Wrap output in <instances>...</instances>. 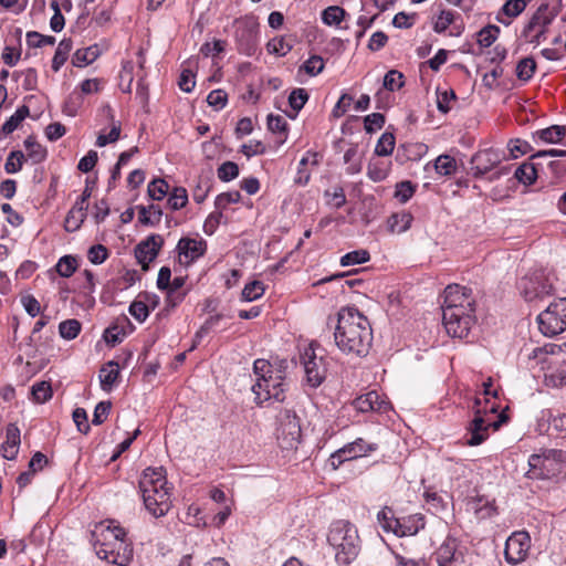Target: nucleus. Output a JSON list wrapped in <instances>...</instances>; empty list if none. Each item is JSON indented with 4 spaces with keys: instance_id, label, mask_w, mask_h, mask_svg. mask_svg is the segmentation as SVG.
<instances>
[{
    "instance_id": "nucleus-1",
    "label": "nucleus",
    "mask_w": 566,
    "mask_h": 566,
    "mask_svg": "<svg viewBox=\"0 0 566 566\" xmlns=\"http://www.w3.org/2000/svg\"><path fill=\"white\" fill-rule=\"evenodd\" d=\"M442 322L452 337L464 338L475 324V300L471 289L450 284L444 290Z\"/></svg>"
},
{
    "instance_id": "nucleus-2",
    "label": "nucleus",
    "mask_w": 566,
    "mask_h": 566,
    "mask_svg": "<svg viewBox=\"0 0 566 566\" xmlns=\"http://www.w3.org/2000/svg\"><path fill=\"white\" fill-rule=\"evenodd\" d=\"M334 339L343 353L366 356L373 342L368 318L355 307L340 308L337 314Z\"/></svg>"
},
{
    "instance_id": "nucleus-3",
    "label": "nucleus",
    "mask_w": 566,
    "mask_h": 566,
    "mask_svg": "<svg viewBox=\"0 0 566 566\" xmlns=\"http://www.w3.org/2000/svg\"><path fill=\"white\" fill-rule=\"evenodd\" d=\"M96 555L109 564L127 566L133 559V546L126 531L113 521L99 522L92 532Z\"/></svg>"
},
{
    "instance_id": "nucleus-4",
    "label": "nucleus",
    "mask_w": 566,
    "mask_h": 566,
    "mask_svg": "<svg viewBox=\"0 0 566 566\" xmlns=\"http://www.w3.org/2000/svg\"><path fill=\"white\" fill-rule=\"evenodd\" d=\"M145 509L154 517L165 516L171 509V494L163 468H147L139 480Z\"/></svg>"
},
{
    "instance_id": "nucleus-5",
    "label": "nucleus",
    "mask_w": 566,
    "mask_h": 566,
    "mask_svg": "<svg viewBox=\"0 0 566 566\" xmlns=\"http://www.w3.org/2000/svg\"><path fill=\"white\" fill-rule=\"evenodd\" d=\"M283 364L286 365V361L283 360L281 365ZM253 369L256 375L255 384L252 386L255 402L262 405L269 400L283 401L286 384L282 366L274 369L268 360L256 359L253 364Z\"/></svg>"
},
{
    "instance_id": "nucleus-6",
    "label": "nucleus",
    "mask_w": 566,
    "mask_h": 566,
    "mask_svg": "<svg viewBox=\"0 0 566 566\" xmlns=\"http://www.w3.org/2000/svg\"><path fill=\"white\" fill-rule=\"evenodd\" d=\"M327 541L335 551L339 566H348L360 552L357 527L348 521L339 520L332 524Z\"/></svg>"
},
{
    "instance_id": "nucleus-7",
    "label": "nucleus",
    "mask_w": 566,
    "mask_h": 566,
    "mask_svg": "<svg viewBox=\"0 0 566 566\" xmlns=\"http://www.w3.org/2000/svg\"><path fill=\"white\" fill-rule=\"evenodd\" d=\"M518 290L527 302L542 300L554 291L553 275L543 269L535 270L520 280Z\"/></svg>"
},
{
    "instance_id": "nucleus-8",
    "label": "nucleus",
    "mask_w": 566,
    "mask_h": 566,
    "mask_svg": "<svg viewBox=\"0 0 566 566\" xmlns=\"http://www.w3.org/2000/svg\"><path fill=\"white\" fill-rule=\"evenodd\" d=\"M300 363L304 368L306 385L319 387L326 378V363L323 355L316 352V344L311 343L300 354Z\"/></svg>"
},
{
    "instance_id": "nucleus-9",
    "label": "nucleus",
    "mask_w": 566,
    "mask_h": 566,
    "mask_svg": "<svg viewBox=\"0 0 566 566\" xmlns=\"http://www.w3.org/2000/svg\"><path fill=\"white\" fill-rule=\"evenodd\" d=\"M539 331L545 336H555L566 329V297L552 302L537 316Z\"/></svg>"
},
{
    "instance_id": "nucleus-10",
    "label": "nucleus",
    "mask_w": 566,
    "mask_h": 566,
    "mask_svg": "<svg viewBox=\"0 0 566 566\" xmlns=\"http://www.w3.org/2000/svg\"><path fill=\"white\" fill-rule=\"evenodd\" d=\"M556 14L548 10L547 6H541L525 24L522 31V38L530 44L539 45L546 40L549 25Z\"/></svg>"
},
{
    "instance_id": "nucleus-11",
    "label": "nucleus",
    "mask_w": 566,
    "mask_h": 566,
    "mask_svg": "<svg viewBox=\"0 0 566 566\" xmlns=\"http://www.w3.org/2000/svg\"><path fill=\"white\" fill-rule=\"evenodd\" d=\"M481 399L476 398L474 401V419L471 421L469 427L470 439L467 441L469 446H479L489 437V428L493 427L497 430L502 423L507 421V417L504 413L499 416V420L494 422H490L482 416V410L480 408Z\"/></svg>"
},
{
    "instance_id": "nucleus-12",
    "label": "nucleus",
    "mask_w": 566,
    "mask_h": 566,
    "mask_svg": "<svg viewBox=\"0 0 566 566\" xmlns=\"http://www.w3.org/2000/svg\"><path fill=\"white\" fill-rule=\"evenodd\" d=\"M562 458V451L548 450L542 454H532L528 464L534 476L547 479L559 471Z\"/></svg>"
},
{
    "instance_id": "nucleus-13",
    "label": "nucleus",
    "mask_w": 566,
    "mask_h": 566,
    "mask_svg": "<svg viewBox=\"0 0 566 566\" xmlns=\"http://www.w3.org/2000/svg\"><path fill=\"white\" fill-rule=\"evenodd\" d=\"M531 549V536L525 531L514 532L505 543L504 556L512 565L524 562Z\"/></svg>"
},
{
    "instance_id": "nucleus-14",
    "label": "nucleus",
    "mask_w": 566,
    "mask_h": 566,
    "mask_svg": "<svg viewBox=\"0 0 566 566\" xmlns=\"http://www.w3.org/2000/svg\"><path fill=\"white\" fill-rule=\"evenodd\" d=\"M376 449L377 444L367 443L364 439L358 438L334 452L329 459L331 464L334 469H337L343 462L367 455L369 452L375 451Z\"/></svg>"
},
{
    "instance_id": "nucleus-15",
    "label": "nucleus",
    "mask_w": 566,
    "mask_h": 566,
    "mask_svg": "<svg viewBox=\"0 0 566 566\" xmlns=\"http://www.w3.org/2000/svg\"><path fill=\"white\" fill-rule=\"evenodd\" d=\"M164 245V238L160 234H150L139 242L135 249V256L143 270H148V265L153 262Z\"/></svg>"
},
{
    "instance_id": "nucleus-16",
    "label": "nucleus",
    "mask_w": 566,
    "mask_h": 566,
    "mask_svg": "<svg viewBox=\"0 0 566 566\" xmlns=\"http://www.w3.org/2000/svg\"><path fill=\"white\" fill-rule=\"evenodd\" d=\"M207 242L203 239L181 238L177 244L180 263L190 264L206 253Z\"/></svg>"
},
{
    "instance_id": "nucleus-17",
    "label": "nucleus",
    "mask_w": 566,
    "mask_h": 566,
    "mask_svg": "<svg viewBox=\"0 0 566 566\" xmlns=\"http://www.w3.org/2000/svg\"><path fill=\"white\" fill-rule=\"evenodd\" d=\"M301 437V427L295 415L286 412L285 419L281 422L277 439L285 449L294 448Z\"/></svg>"
},
{
    "instance_id": "nucleus-18",
    "label": "nucleus",
    "mask_w": 566,
    "mask_h": 566,
    "mask_svg": "<svg viewBox=\"0 0 566 566\" xmlns=\"http://www.w3.org/2000/svg\"><path fill=\"white\" fill-rule=\"evenodd\" d=\"M501 154L493 148L478 151L471 159V169L473 170L474 177H482L501 163Z\"/></svg>"
},
{
    "instance_id": "nucleus-19",
    "label": "nucleus",
    "mask_w": 566,
    "mask_h": 566,
    "mask_svg": "<svg viewBox=\"0 0 566 566\" xmlns=\"http://www.w3.org/2000/svg\"><path fill=\"white\" fill-rule=\"evenodd\" d=\"M353 403L356 410H358L359 412H386L389 408V402L384 400L380 397V395L375 390H371L366 395L357 397Z\"/></svg>"
},
{
    "instance_id": "nucleus-20",
    "label": "nucleus",
    "mask_w": 566,
    "mask_h": 566,
    "mask_svg": "<svg viewBox=\"0 0 566 566\" xmlns=\"http://www.w3.org/2000/svg\"><path fill=\"white\" fill-rule=\"evenodd\" d=\"M434 555L438 566H454L461 559V554L458 552V541L453 537H447Z\"/></svg>"
},
{
    "instance_id": "nucleus-21",
    "label": "nucleus",
    "mask_w": 566,
    "mask_h": 566,
    "mask_svg": "<svg viewBox=\"0 0 566 566\" xmlns=\"http://www.w3.org/2000/svg\"><path fill=\"white\" fill-rule=\"evenodd\" d=\"M460 18V14L454 13L450 10H441L440 13L433 21V31L437 33H443L450 25H453V30L451 31V35H460L464 29L463 24H458L457 19Z\"/></svg>"
},
{
    "instance_id": "nucleus-22",
    "label": "nucleus",
    "mask_w": 566,
    "mask_h": 566,
    "mask_svg": "<svg viewBox=\"0 0 566 566\" xmlns=\"http://www.w3.org/2000/svg\"><path fill=\"white\" fill-rule=\"evenodd\" d=\"M256 30L252 25L239 27L235 31V40L239 51L247 55H251L255 51Z\"/></svg>"
},
{
    "instance_id": "nucleus-23",
    "label": "nucleus",
    "mask_w": 566,
    "mask_h": 566,
    "mask_svg": "<svg viewBox=\"0 0 566 566\" xmlns=\"http://www.w3.org/2000/svg\"><path fill=\"white\" fill-rule=\"evenodd\" d=\"M20 446V430L19 428L10 423L6 430V441L2 444L3 457L8 460H13L19 450Z\"/></svg>"
},
{
    "instance_id": "nucleus-24",
    "label": "nucleus",
    "mask_w": 566,
    "mask_h": 566,
    "mask_svg": "<svg viewBox=\"0 0 566 566\" xmlns=\"http://www.w3.org/2000/svg\"><path fill=\"white\" fill-rule=\"evenodd\" d=\"M101 388L104 391H111L119 377L118 363L111 360L102 366L99 369Z\"/></svg>"
},
{
    "instance_id": "nucleus-25",
    "label": "nucleus",
    "mask_w": 566,
    "mask_h": 566,
    "mask_svg": "<svg viewBox=\"0 0 566 566\" xmlns=\"http://www.w3.org/2000/svg\"><path fill=\"white\" fill-rule=\"evenodd\" d=\"M412 220V214L406 210L395 212L388 218V229L392 233H403L411 227Z\"/></svg>"
},
{
    "instance_id": "nucleus-26",
    "label": "nucleus",
    "mask_w": 566,
    "mask_h": 566,
    "mask_svg": "<svg viewBox=\"0 0 566 566\" xmlns=\"http://www.w3.org/2000/svg\"><path fill=\"white\" fill-rule=\"evenodd\" d=\"M424 527V517L422 514H413L400 520V531L398 536H412Z\"/></svg>"
},
{
    "instance_id": "nucleus-27",
    "label": "nucleus",
    "mask_w": 566,
    "mask_h": 566,
    "mask_svg": "<svg viewBox=\"0 0 566 566\" xmlns=\"http://www.w3.org/2000/svg\"><path fill=\"white\" fill-rule=\"evenodd\" d=\"M138 209V220L144 226H157L159 224L163 210L158 205H149L148 207L139 206Z\"/></svg>"
},
{
    "instance_id": "nucleus-28",
    "label": "nucleus",
    "mask_w": 566,
    "mask_h": 566,
    "mask_svg": "<svg viewBox=\"0 0 566 566\" xmlns=\"http://www.w3.org/2000/svg\"><path fill=\"white\" fill-rule=\"evenodd\" d=\"M25 147V159L30 160L32 164H40L46 158V149L39 144L33 136H29L24 140Z\"/></svg>"
},
{
    "instance_id": "nucleus-29",
    "label": "nucleus",
    "mask_w": 566,
    "mask_h": 566,
    "mask_svg": "<svg viewBox=\"0 0 566 566\" xmlns=\"http://www.w3.org/2000/svg\"><path fill=\"white\" fill-rule=\"evenodd\" d=\"M30 114V109L28 106L22 105L19 107L15 113L10 116L2 125L0 135L7 137L11 133H13Z\"/></svg>"
},
{
    "instance_id": "nucleus-30",
    "label": "nucleus",
    "mask_w": 566,
    "mask_h": 566,
    "mask_svg": "<svg viewBox=\"0 0 566 566\" xmlns=\"http://www.w3.org/2000/svg\"><path fill=\"white\" fill-rule=\"evenodd\" d=\"M377 521L385 532H392L398 535L400 520L396 518L390 507L385 506L377 514Z\"/></svg>"
},
{
    "instance_id": "nucleus-31",
    "label": "nucleus",
    "mask_w": 566,
    "mask_h": 566,
    "mask_svg": "<svg viewBox=\"0 0 566 566\" xmlns=\"http://www.w3.org/2000/svg\"><path fill=\"white\" fill-rule=\"evenodd\" d=\"M565 134L566 129L564 126L553 125L535 132L533 137L538 138L543 143L556 144L564 138Z\"/></svg>"
},
{
    "instance_id": "nucleus-32",
    "label": "nucleus",
    "mask_w": 566,
    "mask_h": 566,
    "mask_svg": "<svg viewBox=\"0 0 566 566\" xmlns=\"http://www.w3.org/2000/svg\"><path fill=\"white\" fill-rule=\"evenodd\" d=\"M99 55L97 45H92L84 49H78L72 59V63L76 67H83L93 63Z\"/></svg>"
},
{
    "instance_id": "nucleus-33",
    "label": "nucleus",
    "mask_w": 566,
    "mask_h": 566,
    "mask_svg": "<svg viewBox=\"0 0 566 566\" xmlns=\"http://www.w3.org/2000/svg\"><path fill=\"white\" fill-rule=\"evenodd\" d=\"M268 128L270 132L277 134L280 139L277 143L282 145L287 138V122L281 115L270 114L268 116Z\"/></svg>"
},
{
    "instance_id": "nucleus-34",
    "label": "nucleus",
    "mask_w": 566,
    "mask_h": 566,
    "mask_svg": "<svg viewBox=\"0 0 566 566\" xmlns=\"http://www.w3.org/2000/svg\"><path fill=\"white\" fill-rule=\"evenodd\" d=\"M71 50H72V40L71 39H63L59 43L56 51L54 53V56L52 59V70L54 72L60 71V69L66 62Z\"/></svg>"
},
{
    "instance_id": "nucleus-35",
    "label": "nucleus",
    "mask_w": 566,
    "mask_h": 566,
    "mask_svg": "<svg viewBox=\"0 0 566 566\" xmlns=\"http://www.w3.org/2000/svg\"><path fill=\"white\" fill-rule=\"evenodd\" d=\"M347 15L346 11L338 6H331L323 10L322 21L324 24L333 27L339 25Z\"/></svg>"
},
{
    "instance_id": "nucleus-36",
    "label": "nucleus",
    "mask_w": 566,
    "mask_h": 566,
    "mask_svg": "<svg viewBox=\"0 0 566 566\" xmlns=\"http://www.w3.org/2000/svg\"><path fill=\"white\" fill-rule=\"evenodd\" d=\"M53 391L49 381L35 382L31 388L32 400L36 403L46 402L52 398Z\"/></svg>"
},
{
    "instance_id": "nucleus-37",
    "label": "nucleus",
    "mask_w": 566,
    "mask_h": 566,
    "mask_svg": "<svg viewBox=\"0 0 566 566\" xmlns=\"http://www.w3.org/2000/svg\"><path fill=\"white\" fill-rule=\"evenodd\" d=\"M500 31L497 25L489 24L478 32L476 41L481 46L489 48L496 41Z\"/></svg>"
},
{
    "instance_id": "nucleus-38",
    "label": "nucleus",
    "mask_w": 566,
    "mask_h": 566,
    "mask_svg": "<svg viewBox=\"0 0 566 566\" xmlns=\"http://www.w3.org/2000/svg\"><path fill=\"white\" fill-rule=\"evenodd\" d=\"M536 70V62L533 57L527 56L522 59L516 65V76L520 81H530Z\"/></svg>"
},
{
    "instance_id": "nucleus-39",
    "label": "nucleus",
    "mask_w": 566,
    "mask_h": 566,
    "mask_svg": "<svg viewBox=\"0 0 566 566\" xmlns=\"http://www.w3.org/2000/svg\"><path fill=\"white\" fill-rule=\"evenodd\" d=\"M212 187V181L207 176H199L198 181L192 189V198L197 203H202L208 197Z\"/></svg>"
},
{
    "instance_id": "nucleus-40",
    "label": "nucleus",
    "mask_w": 566,
    "mask_h": 566,
    "mask_svg": "<svg viewBox=\"0 0 566 566\" xmlns=\"http://www.w3.org/2000/svg\"><path fill=\"white\" fill-rule=\"evenodd\" d=\"M455 101L457 95L453 90L437 88V107L441 113L447 114Z\"/></svg>"
},
{
    "instance_id": "nucleus-41",
    "label": "nucleus",
    "mask_w": 566,
    "mask_h": 566,
    "mask_svg": "<svg viewBox=\"0 0 566 566\" xmlns=\"http://www.w3.org/2000/svg\"><path fill=\"white\" fill-rule=\"evenodd\" d=\"M514 177L524 185H532L537 178V171L533 164L524 163L517 167Z\"/></svg>"
},
{
    "instance_id": "nucleus-42",
    "label": "nucleus",
    "mask_w": 566,
    "mask_h": 566,
    "mask_svg": "<svg viewBox=\"0 0 566 566\" xmlns=\"http://www.w3.org/2000/svg\"><path fill=\"white\" fill-rule=\"evenodd\" d=\"M325 62L319 55L310 56L298 69V72H305L310 76H316L323 72Z\"/></svg>"
},
{
    "instance_id": "nucleus-43",
    "label": "nucleus",
    "mask_w": 566,
    "mask_h": 566,
    "mask_svg": "<svg viewBox=\"0 0 566 566\" xmlns=\"http://www.w3.org/2000/svg\"><path fill=\"white\" fill-rule=\"evenodd\" d=\"M436 171L441 176H450L457 170V161L449 155H440L434 161Z\"/></svg>"
},
{
    "instance_id": "nucleus-44",
    "label": "nucleus",
    "mask_w": 566,
    "mask_h": 566,
    "mask_svg": "<svg viewBox=\"0 0 566 566\" xmlns=\"http://www.w3.org/2000/svg\"><path fill=\"white\" fill-rule=\"evenodd\" d=\"M370 254L365 249L355 250L346 253L340 258V265L350 266L368 262Z\"/></svg>"
},
{
    "instance_id": "nucleus-45",
    "label": "nucleus",
    "mask_w": 566,
    "mask_h": 566,
    "mask_svg": "<svg viewBox=\"0 0 566 566\" xmlns=\"http://www.w3.org/2000/svg\"><path fill=\"white\" fill-rule=\"evenodd\" d=\"M81 323L77 319H66L60 323L59 332L62 338L71 340L77 337L81 332Z\"/></svg>"
},
{
    "instance_id": "nucleus-46",
    "label": "nucleus",
    "mask_w": 566,
    "mask_h": 566,
    "mask_svg": "<svg viewBox=\"0 0 566 566\" xmlns=\"http://www.w3.org/2000/svg\"><path fill=\"white\" fill-rule=\"evenodd\" d=\"M423 496L427 505L429 506V510L432 511L434 514H438L447 509V501L438 492L428 490L424 492Z\"/></svg>"
},
{
    "instance_id": "nucleus-47",
    "label": "nucleus",
    "mask_w": 566,
    "mask_h": 566,
    "mask_svg": "<svg viewBox=\"0 0 566 566\" xmlns=\"http://www.w3.org/2000/svg\"><path fill=\"white\" fill-rule=\"evenodd\" d=\"M27 161L25 155L21 150L11 151L6 160L4 170L8 174H15L22 169L23 163Z\"/></svg>"
},
{
    "instance_id": "nucleus-48",
    "label": "nucleus",
    "mask_w": 566,
    "mask_h": 566,
    "mask_svg": "<svg viewBox=\"0 0 566 566\" xmlns=\"http://www.w3.org/2000/svg\"><path fill=\"white\" fill-rule=\"evenodd\" d=\"M168 206L172 210H179L188 203V193L184 187H175L169 195Z\"/></svg>"
},
{
    "instance_id": "nucleus-49",
    "label": "nucleus",
    "mask_w": 566,
    "mask_h": 566,
    "mask_svg": "<svg viewBox=\"0 0 566 566\" xmlns=\"http://www.w3.org/2000/svg\"><path fill=\"white\" fill-rule=\"evenodd\" d=\"M77 265V260L74 256L64 255L57 261L55 269L62 277H70L76 271Z\"/></svg>"
},
{
    "instance_id": "nucleus-50",
    "label": "nucleus",
    "mask_w": 566,
    "mask_h": 566,
    "mask_svg": "<svg viewBox=\"0 0 566 566\" xmlns=\"http://www.w3.org/2000/svg\"><path fill=\"white\" fill-rule=\"evenodd\" d=\"M148 195L153 200H161L169 191V185L160 178H156L148 184Z\"/></svg>"
},
{
    "instance_id": "nucleus-51",
    "label": "nucleus",
    "mask_w": 566,
    "mask_h": 566,
    "mask_svg": "<svg viewBox=\"0 0 566 566\" xmlns=\"http://www.w3.org/2000/svg\"><path fill=\"white\" fill-rule=\"evenodd\" d=\"M395 148V136L391 133H384L377 142L375 154L378 156H388Z\"/></svg>"
},
{
    "instance_id": "nucleus-52",
    "label": "nucleus",
    "mask_w": 566,
    "mask_h": 566,
    "mask_svg": "<svg viewBox=\"0 0 566 566\" xmlns=\"http://www.w3.org/2000/svg\"><path fill=\"white\" fill-rule=\"evenodd\" d=\"M86 214H83V212H78L77 209L71 208L64 221V229L67 232H74L78 230L82 223L84 222Z\"/></svg>"
},
{
    "instance_id": "nucleus-53",
    "label": "nucleus",
    "mask_w": 566,
    "mask_h": 566,
    "mask_svg": "<svg viewBox=\"0 0 566 566\" xmlns=\"http://www.w3.org/2000/svg\"><path fill=\"white\" fill-rule=\"evenodd\" d=\"M264 294L263 283L260 281H253L244 286L241 293L243 301L252 302Z\"/></svg>"
},
{
    "instance_id": "nucleus-54",
    "label": "nucleus",
    "mask_w": 566,
    "mask_h": 566,
    "mask_svg": "<svg viewBox=\"0 0 566 566\" xmlns=\"http://www.w3.org/2000/svg\"><path fill=\"white\" fill-rule=\"evenodd\" d=\"M27 43L31 48L53 45L55 43V38L51 35H43L36 31H29L27 33Z\"/></svg>"
},
{
    "instance_id": "nucleus-55",
    "label": "nucleus",
    "mask_w": 566,
    "mask_h": 566,
    "mask_svg": "<svg viewBox=\"0 0 566 566\" xmlns=\"http://www.w3.org/2000/svg\"><path fill=\"white\" fill-rule=\"evenodd\" d=\"M308 101V93L305 88H295L289 96V104L295 113H298Z\"/></svg>"
},
{
    "instance_id": "nucleus-56",
    "label": "nucleus",
    "mask_w": 566,
    "mask_h": 566,
    "mask_svg": "<svg viewBox=\"0 0 566 566\" xmlns=\"http://www.w3.org/2000/svg\"><path fill=\"white\" fill-rule=\"evenodd\" d=\"M403 85V75L397 70H390L384 77V87L390 92L401 88Z\"/></svg>"
},
{
    "instance_id": "nucleus-57",
    "label": "nucleus",
    "mask_w": 566,
    "mask_h": 566,
    "mask_svg": "<svg viewBox=\"0 0 566 566\" xmlns=\"http://www.w3.org/2000/svg\"><path fill=\"white\" fill-rule=\"evenodd\" d=\"M218 178L224 182L235 179L239 175V167L233 161H226L218 168Z\"/></svg>"
},
{
    "instance_id": "nucleus-58",
    "label": "nucleus",
    "mask_w": 566,
    "mask_h": 566,
    "mask_svg": "<svg viewBox=\"0 0 566 566\" xmlns=\"http://www.w3.org/2000/svg\"><path fill=\"white\" fill-rule=\"evenodd\" d=\"M241 199V195L239 191H229V192H222L219 196H217L214 200V206L218 210L223 211L228 208L231 203H237Z\"/></svg>"
},
{
    "instance_id": "nucleus-59",
    "label": "nucleus",
    "mask_w": 566,
    "mask_h": 566,
    "mask_svg": "<svg viewBox=\"0 0 566 566\" xmlns=\"http://www.w3.org/2000/svg\"><path fill=\"white\" fill-rule=\"evenodd\" d=\"M108 255V250L103 244L92 245L87 251V258L93 264H102L107 260Z\"/></svg>"
},
{
    "instance_id": "nucleus-60",
    "label": "nucleus",
    "mask_w": 566,
    "mask_h": 566,
    "mask_svg": "<svg viewBox=\"0 0 566 566\" xmlns=\"http://www.w3.org/2000/svg\"><path fill=\"white\" fill-rule=\"evenodd\" d=\"M526 8L525 0H509L502 7V13L507 15L510 19L520 15Z\"/></svg>"
},
{
    "instance_id": "nucleus-61",
    "label": "nucleus",
    "mask_w": 566,
    "mask_h": 566,
    "mask_svg": "<svg viewBox=\"0 0 566 566\" xmlns=\"http://www.w3.org/2000/svg\"><path fill=\"white\" fill-rule=\"evenodd\" d=\"M385 116L380 113H373L364 118V127L368 134L374 133L377 129L382 128L385 125Z\"/></svg>"
},
{
    "instance_id": "nucleus-62",
    "label": "nucleus",
    "mask_w": 566,
    "mask_h": 566,
    "mask_svg": "<svg viewBox=\"0 0 566 566\" xmlns=\"http://www.w3.org/2000/svg\"><path fill=\"white\" fill-rule=\"evenodd\" d=\"M415 193V186L411 181H401L397 184L395 197L401 202H407Z\"/></svg>"
},
{
    "instance_id": "nucleus-63",
    "label": "nucleus",
    "mask_w": 566,
    "mask_h": 566,
    "mask_svg": "<svg viewBox=\"0 0 566 566\" xmlns=\"http://www.w3.org/2000/svg\"><path fill=\"white\" fill-rule=\"evenodd\" d=\"M112 409V403L109 401H101L96 405L92 422L95 426L102 424L108 417Z\"/></svg>"
},
{
    "instance_id": "nucleus-64",
    "label": "nucleus",
    "mask_w": 566,
    "mask_h": 566,
    "mask_svg": "<svg viewBox=\"0 0 566 566\" xmlns=\"http://www.w3.org/2000/svg\"><path fill=\"white\" fill-rule=\"evenodd\" d=\"M268 51L279 56H284L291 51V45L283 38H274L269 41Z\"/></svg>"
}]
</instances>
